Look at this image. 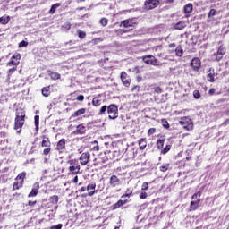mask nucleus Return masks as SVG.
<instances>
[{
    "label": "nucleus",
    "instance_id": "39",
    "mask_svg": "<svg viewBox=\"0 0 229 229\" xmlns=\"http://www.w3.org/2000/svg\"><path fill=\"white\" fill-rule=\"evenodd\" d=\"M193 98L195 99H199V98H201V93H199V90H194L193 91Z\"/></svg>",
    "mask_w": 229,
    "mask_h": 229
},
{
    "label": "nucleus",
    "instance_id": "13",
    "mask_svg": "<svg viewBox=\"0 0 229 229\" xmlns=\"http://www.w3.org/2000/svg\"><path fill=\"white\" fill-rule=\"evenodd\" d=\"M39 187H40V184H38V182H36L31 191L29 193L28 198H35V196L38 194Z\"/></svg>",
    "mask_w": 229,
    "mask_h": 229
},
{
    "label": "nucleus",
    "instance_id": "54",
    "mask_svg": "<svg viewBox=\"0 0 229 229\" xmlns=\"http://www.w3.org/2000/svg\"><path fill=\"white\" fill-rule=\"evenodd\" d=\"M154 91L157 93V94H162V88L160 87H156Z\"/></svg>",
    "mask_w": 229,
    "mask_h": 229
},
{
    "label": "nucleus",
    "instance_id": "61",
    "mask_svg": "<svg viewBox=\"0 0 229 229\" xmlns=\"http://www.w3.org/2000/svg\"><path fill=\"white\" fill-rule=\"evenodd\" d=\"M130 196H131V191L125 193L124 195L122 196V198H130Z\"/></svg>",
    "mask_w": 229,
    "mask_h": 229
},
{
    "label": "nucleus",
    "instance_id": "62",
    "mask_svg": "<svg viewBox=\"0 0 229 229\" xmlns=\"http://www.w3.org/2000/svg\"><path fill=\"white\" fill-rule=\"evenodd\" d=\"M227 115H228V117H229V111H227ZM225 126H226V124H229V118H227L225 122H224V123H223Z\"/></svg>",
    "mask_w": 229,
    "mask_h": 229
},
{
    "label": "nucleus",
    "instance_id": "29",
    "mask_svg": "<svg viewBox=\"0 0 229 229\" xmlns=\"http://www.w3.org/2000/svg\"><path fill=\"white\" fill-rule=\"evenodd\" d=\"M175 55L176 56H179V57L183 56V49H182V47H177L175 48Z\"/></svg>",
    "mask_w": 229,
    "mask_h": 229
},
{
    "label": "nucleus",
    "instance_id": "32",
    "mask_svg": "<svg viewBox=\"0 0 229 229\" xmlns=\"http://www.w3.org/2000/svg\"><path fill=\"white\" fill-rule=\"evenodd\" d=\"M171 151V145H166L162 150L161 155H167Z\"/></svg>",
    "mask_w": 229,
    "mask_h": 229
},
{
    "label": "nucleus",
    "instance_id": "3",
    "mask_svg": "<svg viewBox=\"0 0 229 229\" xmlns=\"http://www.w3.org/2000/svg\"><path fill=\"white\" fill-rule=\"evenodd\" d=\"M118 112L119 107L117 106V105L111 104L109 106H107V114H109V119H117Z\"/></svg>",
    "mask_w": 229,
    "mask_h": 229
},
{
    "label": "nucleus",
    "instance_id": "38",
    "mask_svg": "<svg viewBox=\"0 0 229 229\" xmlns=\"http://www.w3.org/2000/svg\"><path fill=\"white\" fill-rule=\"evenodd\" d=\"M161 124L164 126L166 130H169V122H167V119H162Z\"/></svg>",
    "mask_w": 229,
    "mask_h": 229
},
{
    "label": "nucleus",
    "instance_id": "22",
    "mask_svg": "<svg viewBox=\"0 0 229 229\" xmlns=\"http://www.w3.org/2000/svg\"><path fill=\"white\" fill-rule=\"evenodd\" d=\"M85 112H87V109L81 108V109L77 110L76 112H74L73 114L72 115V117H80L81 115H83V114H85Z\"/></svg>",
    "mask_w": 229,
    "mask_h": 229
},
{
    "label": "nucleus",
    "instance_id": "4",
    "mask_svg": "<svg viewBox=\"0 0 229 229\" xmlns=\"http://www.w3.org/2000/svg\"><path fill=\"white\" fill-rule=\"evenodd\" d=\"M141 58L144 64H147V65H154L156 67L158 66V59H156L152 55H147Z\"/></svg>",
    "mask_w": 229,
    "mask_h": 229
},
{
    "label": "nucleus",
    "instance_id": "51",
    "mask_svg": "<svg viewBox=\"0 0 229 229\" xmlns=\"http://www.w3.org/2000/svg\"><path fill=\"white\" fill-rule=\"evenodd\" d=\"M62 226H63L62 224H58V225H52V226L50 227V229H62Z\"/></svg>",
    "mask_w": 229,
    "mask_h": 229
},
{
    "label": "nucleus",
    "instance_id": "57",
    "mask_svg": "<svg viewBox=\"0 0 229 229\" xmlns=\"http://www.w3.org/2000/svg\"><path fill=\"white\" fill-rule=\"evenodd\" d=\"M97 192H98V190H93L92 191H89V192L88 193V196L92 197V196H94V194H97Z\"/></svg>",
    "mask_w": 229,
    "mask_h": 229
},
{
    "label": "nucleus",
    "instance_id": "53",
    "mask_svg": "<svg viewBox=\"0 0 229 229\" xmlns=\"http://www.w3.org/2000/svg\"><path fill=\"white\" fill-rule=\"evenodd\" d=\"M48 153H51V148L47 147V148H45L43 150V155H47Z\"/></svg>",
    "mask_w": 229,
    "mask_h": 229
},
{
    "label": "nucleus",
    "instance_id": "59",
    "mask_svg": "<svg viewBox=\"0 0 229 229\" xmlns=\"http://www.w3.org/2000/svg\"><path fill=\"white\" fill-rule=\"evenodd\" d=\"M139 89H140V87H139V86H134V87L131 89V91H132V92H139Z\"/></svg>",
    "mask_w": 229,
    "mask_h": 229
},
{
    "label": "nucleus",
    "instance_id": "24",
    "mask_svg": "<svg viewBox=\"0 0 229 229\" xmlns=\"http://www.w3.org/2000/svg\"><path fill=\"white\" fill-rule=\"evenodd\" d=\"M51 88L48 87H45L42 89V94L45 98H48L49 94H51Z\"/></svg>",
    "mask_w": 229,
    "mask_h": 229
},
{
    "label": "nucleus",
    "instance_id": "47",
    "mask_svg": "<svg viewBox=\"0 0 229 229\" xmlns=\"http://www.w3.org/2000/svg\"><path fill=\"white\" fill-rule=\"evenodd\" d=\"M148 187L149 184H148V182H143L141 186V191H148Z\"/></svg>",
    "mask_w": 229,
    "mask_h": 229
},
{
    "label": "nucleus",
    "instance_id": "15",
    "mask_svg": "<svg viewBox=\"0 0 229 229\" xmlns=\"http://www.w3.org/2000/svg\"><path fill=\"white\" fill-rule=\"evenodd\" d=\"M199 203H201V199L192 200L190 204V212H192L199 207Z\"/></svg>",
    "mask_w": 229,
    "mask_h": 229
},
{
    "label": "nucleus",
    "instance_id": "49",
    "mask_svg": "<svg viewBox=\"0 0 229 229\" xmlns=\"http://www.w3.org/2000/svg\"><path fill=\"white\" fill-rule=\"evenodd\" d=\"M63 28H64V30H66V31H69V30H71V23L66 22L63 25Z\"/></svg>",
    "mask_w": 229,
    "mask_h": 229
},
{
    "label": "nucleus",
    "instance_id": "19",
    "mask_svg": "<svg viewBox=\"0 0 229 229\" xmlns=\"http://www.w3.org/2000/svg\"><path fill=\"white\" fill-rule=\"evenodd\" d=\"M123 205H126V200H118L115 204L112 206V210H117V208H121Z\"/></svg>",
    "mask_w": 229,
    "mask_h": 229
},
{
    "label": "nucleus",
    "instance_id": "44",
    "mask_svg": "<svg viewBox=\"0 0 229 229\" xmlns=\"http://www.w3.org/2000/svg\"><path fill=\"white\" fill-rule=\"evenodd\" d=\"M13 60H16V62H19L21 60V54L16 53L12 56Z\"/></svg>",
    "mask_w": 229,
    "mask_h": 229
},
{
    "label": "nucleus",
    "instance_id": "34",
    "mask_svg": "<svg viewBox=\"0 0 229 229\" xmlns=\"http://www.w3.org/2000/svg\"><path fill=\"white\" fill-rule=\"evenodd\" d=\"M34 121H35L36 130H38V126L40 124V116L39 115H35Z\"/></svg>",
    "mask_w": 229,
    "mask_h": 229
},
{
    "label": "nucleus",
    "instance_id": "40",
    "mask_svg": "<svg viewBox=\"0 0 229 229\" xmlns=\"http://www.w3.org/2000/svg\"><path fill=\"white\" fill-rule=\"evenodd\" d=\"M79 38H85L87 37V33L83 30H78Z\"/></svg>",
    "mask_w": 229,
    "mask_h": 229
},
{
    "label": "nucleus",
    "instance_id": "21",
    "mask_svg": "<svg viewBox=\"0 0 229 229\" xmlns=\"http://www.w3.org/2000/svg\"><path fill=\"white\" fill-rule=\"evenodd\" d=\"M47 74L52 80H60V74L58 72L48 71Z\"/></svg>",
    "mask_w": 229,
    "mask_h": 229
},
{
    "label": "nucleus",
    "instance_id": "5",
    "mask_svg": "<svg viewBox=\"0 0 229 229\" xmlns=\"http://www.w3.org/2000/svg\"><path fill=\"white\" fill-rule=\"evenodd\" d=\"M160 4L159 0H146L144 4L145 10H153V8H157Z\"/></svg>",
    "mask_w": 229,
    "mask_h": 229
},
{
    "label": "nucleus",
    "instance_id": "27",
    "mask_svg": "<svg viewBox=\"0 0 229 229\" xmlns=\"http://www.w3.org/2000/svg\"><path fill=\"white\" fill-rule=\"evenodd\" d=\"M19 64H20V62L19 61H17V60H15V59H13V58H12L11 57V60H10V62L7 64V65L9 66V67H12V66H15V67H17V65H19Z\"/></svg>",
    "mask_w": 229,
    "mask_h": 229
},
{
    "label": "nucleus",
    "instance_id": "9",
    "mask_svg": "<svg viewBox=\"0 0 229 229\" xmlns=\"http://www.w3.org/2000/svg\"><path fill=\"white\" fill-rule=\"evenodd\" d=\"M225 53H226V51L225 50V47H223V46H220L218 47L217 52L214 54L216 55V61L220 62V60H223V55Z\"/></svg>",
    "mask_w": 229,
    "mask_h": 229
},
{
    "label": "nucleus",
    "instance_id": "45",
    "mask_svg": "<svg viewBox=\"0 0 229 229\" xmlns=\"http://www.w3.org/2000/svg\"><path fill=\"white\" fill-rule=\"evenodd\" d=\"M28 41L22 40L19 43V47H27Z\"/></svg>",
    "mask_w": 229,
    "mask_h": 229
},
{
    "label": "nucleus",
    "instance_id": "52",
    "mask_svg": "<svg viewBox=\"0 0 229 229\" xmlns=\"http://www.w3.org/2000/svg\"><path fill=\"white\" fill-rule=\"evenodd\" d=\"M17 71V68L16 67H13V68H11L9 69L8 71V76H10L11 74H13L14 72Z\"/></svg>",
    "mask_w": 229,
    "mask_h": 229
},
{
    "label": "nucleus",
    "instance_id": "43",
    "mask_svg": "<svg viewBox=\"0 0 229 229\" xmlns=\"http://www.w3.org/2000/svg\"><path fill=\"white\" fill-rule=\"evenodd\" d=\"M87 191H96V183H91L87 186Z\"/></svg>",
    "mask_w": 229,
    "mask_h": 229
},
{
    "label": "nucleus",
    "instance_id": "35",
    "mask_svg": "<svg viewBox=\"0 0 229 229\" xmlns=\"http://www.w3.org/2000/svg\"><path fill=\"white\" fill-rule=\"evenodd\" d=\"M199 198H201V191H198L197 193H194L193 196L191 197V199H193V201H198Z\"/></svg>",
    "mask_w": 229,
    "mask_h": 229
},
{
    "label": "nucleus",
    "instance_id": "36",
    "mask_svg": "<svg viewBox=\"0 0 229 229\" xmlns=\"http://www.w3.org/2000/svg\"><path fill=\"white\" fill-rule=\"evenodd\" d=\"M169 164H163L160 167H159V171H161L162 173H165V171H167V169H169Z\"/></svg>",
    "mask_w": 229,
    "mask_h": 229
},
{
    "label": "nucleus",
    "instance_id": "17",
    "mask_svg": "<svg viewBox=\"0 0 229 229\" xmlns=\"http://www.w3.org/2000/svg\"><path fill=\"white\" fill-rule=\"evenodd\" d=\"M56 149H57V151H62V150L65 149V139H61L57 142Z\"/></svg>",
    "mask_w": 229,
    "mask_h": 229
},
{
    "label": "nucleus",
    "instance_id": "23",
    "mask_svg": "<svg viewBox=\"0 0 229 229\" xmlns=\"http://www.w3.org/2000/svg\"><path fill=\"white\" fill-rule=\"evenodd\" d=\"M42 148H51V141L49 140V138H46L42 140L41 143Z\"/></svg>",
    "mask_w": 229,
    "mask_h": 229
},
{
    "label": "nucleus",
    "instance_id": "1",
    "mask_svg": "<svg viewBox=\"0 0 229 229\" xmlns=\"http://www.w3.org/2000/svg\"><path fill=\"white\" fill-rule=\"evenodd\" d=\"M26 115L24 114H17L14 120V130H16L17 133H21L22 131V127L24 126V118Z\"/></svg>",
    "mask_w": 229,
    "mask_h": 229
},
{
    "label": "nucleus",
    "instance_id": "11",
    "mask_svg": "<svg viewBox=\"0 0 229 229\" xmlns=\"http://www.w3.org/2000/svg\"><path fill=\"white\" fill-rule=\"evenodd\" d=\"M135 24V20L133 19H127L121 21L120 26H123V28H133V25Z\"/></svg>",
    "mask_w": 229,
    "mask_h": 229
},
{
    "label": "nucleus",
    "instance_id": "33",
    "mask_svg": "<svg viewBox=\"0 0 229 229\" xmlns=\"http://www.w3.org/2000/svg\"><path fill=\"white\" fill-rule=\"evenodd\" d=\"M164 142H165V140L162 139L157 140V149H162V148H164Z\"/></svg>",
    "mask_w": 229,
    "mask_h": 229
},
{
    "label": "nucleus",
    "instance_id": "60",
    "mask_svg": "<svg viewBox=\"0 0 229 229\" xmlns=\"http://www.w3.org/2000/svg\"><path fill=\"white\" fill-rule=\"evenodd\" d=\"M28 205L29 207H33L34 205H37V201L29 200Z\"/></svg>",
    "mask_w": 229,
    "mask_h": 229
},
{
    "label": "nucleus",
    "instance_id": "41",
    "mask_svg": "<svg viewBox=\"0 0 229 229\" xmlns=\"http://www.w3.org/2000/svg\"><path fill=\"white\" fill-rule=\"evenodd\" d=\"M216 13H217V11H216V9H211L208 15V19H210V17H214Z\"/></svg>",
    "mask_w": 229,
    "mask_h": 229
},
{
    "label": "nucleus",
    "instance_id": "12",
    "mask_svg": "<svg viewBox=\"0 0 229 229\" xmlns=\"http://www.w3.org/2000/svg\"><path fill=\"white\" fill-rule=\"evenodd\" d=\"M180 124H182V126H183V128H185L186 130H192V122H191V119H182L180 121Z\"/></svg>",
    "mask_w": 229,
    "mask_h": 229
},
{
    "label": "nucleus",
    "instance_id": "18",
    "mask_svg": "<svg viewBox=\"0 0 229 229\" xmlns=\"http://www.w3.org/2000/svg\"><path fill=\"white\" fill-rule=\"evenodd\" d=\"M139 146H140V149L141 151H144V149H146V147L148 146V142L146 141V138H140V139Z\"/></svg>",
    "mask_w": 229,
    "mask_h": 229
},
{
    "label": "nucleus",
    "instance_id": "28",
    "mask_svg": "<svg viewBox=\"0 0 229 229\" xmlns=\"http://www.w3.org/2000/svg\"><path fill=\"white\" fill-rule=\"evenodd\" d=\"M1 24H8L10 22V16L0 17Z\"/></svg>",
    "mask_w": 229,
    "mask_h": 229
},
{
    "label": "nucleus",
    "instance_id": "46",
    "mask_svg": "<svg viewBox=\"0 0 229 229\" xmlns=\"http://www.w3.org/2000/svg\"><path fill=\"white\" fill-rule=\"evenodd\" d=\"M106 110H108V106H103L100 108L99 114H105V112H106Z\"/></svg>",
    "mask_w": 229,
    "mask_h": 229
},
{
    "label": "nucleus",
    "instance_id": "25",
    "mask_svg": "<svg viewBox=\"0 0 229 229\" xmlns=\"http://www.w3.org/2000/svg\"><path fill=\"white\" fill-rule=\"evenodd\" d=\"M59 6H61L60 3L54 4L49 10V13H51V15H53L55 13V12H56V8H59Z\"/></svg>",
    "mask_w": 229,
    "mask_h": 229
},
{
    "label": "nucleus",
    "instance_id": "42",
    "mask_svg": "<svg viewBox=\"0 0 229 229\" xmlns=\"http://www.w3.org/2000/svg\"><path fill=\"white\" fill-rule=\"evenodd\" d=\"M100 24H101V26H106L107 24H108V19H106V18H102V19H100Z\"/></svg>",
    "mask_w": 229,
    "mask_h": 229
},
{
    "label": "nucleus",
    "instance_id": "55",
    "mask_svg": "<svg viewBox=\"0 0 229 229\" xmlns=\"http://www.w3.org/2000/svg\"><path fill=\"white\" fill-rule=\"evenodd\" d=\"M20 187H22V186H21V182H15L13 183V189H19Z\"/></svg>",
    "mask_w": 229,
    "mask_h": 229
},
{
    "label": "nucleus",
    "instance_id": "10",
    "mask_svg": "<svg viewBox=\"0 0 229 229\" xmlns=\"http://www.w3.org/2000/svg\"><path fill=\"white\" fill-rule=\"evenodd\" d=\"M87 131V127L83 125V123H81L77 125L76 130L73 131L74 135H85V132Z\"/></svg>",
    "mask_w": 229,
    "mask_h": 229
},
{
    "label": "nucleus",
    "instance_id": "7",
    "mask_svg": "<svg viewBox=\"0 0 229 229\" xmlns=\"http://www.w3.org/2000/svg\"><path fill=\"white\" fill-rule=\"evenodd\" d=\"M120 78L124 87H127V88L130 87V84L131 83V79H130V76H128V73H126V72H122Z\"/></svg>",
    "mask_w": 229,
    "mask_h": 229
},
{
    "label": "nucleus",
    "instance_id": "8",
    "mask_svg": "<svg viewBox=\"0 0 229 229\" xmlns=\"http://www.w3.org/2000/svg\"><path fill=\"white\" fill-rule=\"evenodd\" d=\"M79 160L81 161V165H87L90 162V153L84 152L81 155Z\"/></svg>",
    "mask_w": 229,
    "mask_h": 229
},
{
    "label": "nucleus",
    "instance_id": "30",
    "mask_svg": "<svg viewBox=\"0 0 229 229\" xmlns=\"http://www.w3.org/2000/svg\"><path fill=\"white\" fill-rule=\"evenodd\" d=\"M50 203L52 205H56L58 203V196L57 195H53L52 197L49 198Z\"/></svg>",
    "mask_w": 229,
    "mask_h": 229
},
{
    "label": "nucleus",
    "instance_id": "48",
    "mask_svg": "<svg viewBox=\"0 0 229 229\" xmlns=\"http://www.w3.org/2000/svg\"><path fill=\"white\" fill-rule=\"evenodd\" d=\"M146 198H148V193H146V191H142V192L140 194V199H146Z\"/></svg>",
    "mask_w": 229,
    "mask_h": 229
},
{
    "label": "nucleus",
    "instance_id": "20",
    "mask_svg": "<svg viewBox=\"0 0 229 229\" xmlns=\"http://www.w3.org/2000/svg\"><path fill=\"white\" fill-rule=\"evenodd\" d=\"M24 178H26V172L19 174L16 177V180H20V187H22V183H24Z\"/></svg>",
    "mask_w": 229,
    "mask_h": 229
},
{
    "label": "nucleus",
    "instance_id": "56",
    "mask_svg": "<svg viewBox=\"0 0 229 229\" xmlns=\"http://www.w3.org/2000/svg\"><path fill=\"white\" fill-rule=\"evenodd\" d=\"M118 31H119V33H121V35H123V33H128V32H130V30L120 29Z\"/></svg>",
    "mask_w": 229,
    "mask_h": 229
},
{
    "label": "nucleus",
    "instance_id": "63",
    "mask_svg": "<svg viewBox=\"0 0 229 229\" xmlns=\"http://www.w3.org/2000/svg\"><path fill=\"white\" fill-rule=\"evenodd\" d=\"M209 94H216V89L212 88L209 89Z\"/></svg>",
    "mask_w": 229,
    "mask_h": 229
},
{
    "label": "nucleus",
    "instance_id": "64",
    "mask_svg": "<svg viewBox=\"0 0 229 229\" xmlns=\"http://www.w3.org/2000/svg\"><path fill=\"white\" fill-rule=\"evenodd\" d=\"M93 151H99V146L93 147Z\"/></svg>",
    "mask_w": 229,
    "mask_h": 229
},
{
    "label": "nucleus",
    "instance_id": "58",
    "mask_svg": "<svg viewBox=\"0 0 229 229\" xmlns=\"http://www.w3.org/2000/svg\"><path fill=\"white\" fill-rule=\"evenodd\" d=\"M85 99V97L83 95H79L77 97V101H83Z\"/></svg>",
    "mask_w": 229,
    "mask_h": 229
},
{
    "label": "nucleus",
    "instance_id": "37",
    "mask_svg": "<svg viewBox=\"0 0 229 229\" xmlns=\"http://www.w3.org/2000/svg\"><path fill=\"white\" fill-rule=\"evenodd\" d=\"M92 105L94 106H99L101 105V100H99V98H98L97 97L93 98L92 100Z\"/></svg>",
    "mask_w": 229,
    "mask_h": 229
},
{
    "label": "nucleus",
    "instance_id": "14",
    "mask_svg": "<svg viewBox=\"0 0 229 229\" xmlns=\"http://www.w3.org/2000/svg\"><path fill=\"white\" fill-rule=\"evenodd\" d=\"M109 183L111 187H117V185L121 183V180H119L116 175H112Z\"/></svg>",
    "mask_w": 229,
    "mask_h": 229
},
{
    "label": "nucleus",
    "instance_id": "26",
    "mask_svg": "<svg viewBox=\"0 0 229 229\" xmlns=\"http://www.w3.org/2000/svg\"><path fill=\"white\" fill-rule=\"evenodd\" d=\"M193 10L192 4H188L184 6V13H191Z\"/></svg>",
    "mask_w": 229,
    "mask_h": 229
},
{
    "label": "nucleus",
    "instance_id": "31",
    "mask_svg": "<svg viewBox=\"0 0 229 229\" xmlns=\"http://www.w3.org/2000/svg\"><path fill=\"white\" fill-rule=\"evenodd\" d=\"M214 76H216L215 73L209 72L207 77L208 81H209L210 83H214V81H216Z\"/></svg>",
    "mask_w": 229,
    "mask_h": 229
},
{
    "label": "nucleus",
    "instance_id": "16",
    "mask_svg": "<svg viewBox=\"0 0 229 229\" xmlns=\"http://www.w3.org/2000/svg\"><path fill=\"white\" fill-rule=\"evenodd\" d=\"M186 27H187V22H185L184 21H179L174 25V30H183Z\"/></svg>",
    "mask_w": 229,
    "mask_h": 229
},
{
    "label": "nucleus",
    "instance_id": "2",
    "mask_svg": "<svg viewBox=\"0 0 229 229\" xmlns=\"http://www.w3.org/2000/svg\"><path fill=\"white\" fill-rule=\"evenodd\" d=\"M68 164L70 165L69 171L72 174H78L80 173L81 166L78 159H71L68 161Z\"/></svg>",
    "mask_w": 229,
    "mask_h": 229
},
{
    "label": "nucleus",
    "instance_id": "6",
    "mask_svg": "<svg viewBox=\"0 0 229 229\" xmlns=\"http://www.w3.org/2000/svg\"><path fill=\"white\" fill-rule=\"evenodd\" d=\"M190 65L195 72H198V71L201 69V60H199L198 57H194Z\"/></svg>",
    "mask_w": 229,
    "mask_h": 229
},
{
    "label": "nucleus",
    "instance_id": "50",
    "mask_svg": "<svg viewBox=\"0 0 229 229\" xmlns=\"http://www.w3.org/2000/svg\"><path fill=\"white\" fill-rule=\"evenodd\" d=\"M155 131H157V129H155V128H150V129L148 130V136H151V135H153V134L155 133Z\"/></svg>",
    "mask_w": 229,
    "mask_h": 229
}]
</instances>
